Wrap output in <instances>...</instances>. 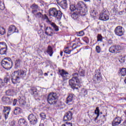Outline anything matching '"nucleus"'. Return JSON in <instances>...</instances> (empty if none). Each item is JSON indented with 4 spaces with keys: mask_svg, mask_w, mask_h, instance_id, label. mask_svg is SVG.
<instances>
[{
    "mask_svg": "<svg viewBox=\"0 0 126 126\" xmlns=\"http://www.w3.org/2000/svg\"><path fill=\"white\" fill-rule=\"evenodd\" d=\"M27 71L25 70H19L14 71L11 74V80L13 84L20 83V79L26 76Z\"/></svg>",
    "mask_w": 126,
    "mask_h": 126,
    "instance_id": "obj_1",
    "label": "nucleus"
},
{
    "mask_svg": "<svg viewBox=\"0 0 126 126\" xmlns=\"http://www.w3.org/2000/svg\"><path fill=\"white\" fill-rule=\"evenodd\" d=\"M72 77L69 80V85L72 89H78L80 87V76L77 73H74L72 74Z\"/></svg>",
    "mask_w": 126,
    "mask_h": 126,
    "instance_id": "obj_2",
    "label": "nucleus"
},
{
    "mask_svg": "<svg viewBox=\"0 0 126 126\" xmlns=\"http://www.w3.org/2000/svg\"><path fill=\"white\" fill-rule=\"evenodd\" d=\"M50 16L55 17L57 20H61L63 17V13L60 10H58L56 8H50L49 11Z\"/></svg>",
    "mask_w": 126,
    "mask_h": 126,
    "instance_id": "obj_3",
    "label": "nucleus"
},
{
    "mask_svg": "<svg viewBox=\"0 0 126 126\" xmlns=\"http://www.w3.org/2000/svg\"><path fill=\"white\" fill-rule=\"evenodd\" d=\"M76 10L79 12L81 16H84L87 11V6L83 1H79L76 6Z\"/></svg>",
    "mask_w": 126,
    "mask_h": 126,
    "instance_id": "obj_4",
    "label": "nucleus"
},
{
    "mask_svg": "<svg viewBox=\"0 0 126 126\" xmlns=\"http://www.w3.org/2000/svg\"><path fill=\"white\" fill-rule=\"evenodd\" d=\"M12 61L9 58H4L1 62L2 67L7 70H9L12 67Z\"/></svg>",
    "mask_w": 126,
    "mask_h": 126,
    "instance_id": "obj_5",
    "label": "nucleus"
},
{
    "mask_svg": "<svg viewBox=\"0 0 126 126\" xmlns=\"http://www.w3.org/2000/svg\"><path fill=\"white\" fill-rule=\"evenodd\" d=\"M58 96L55 93H50L47 96V101L50 105H55L57 103Z\"/></svg>",
    "mask_w": 126,
    "mask_h": 126,
    "instance_id": "obj_6",
    "label": "nucleus"
},
{
    "mask_svg": "<svg viewBox=\"0 0 126 126\" xmlns=\"http://www.w3.org/2000/svg\"><path fill=\"white\" fill-rule=\"evenodd\" d=\"M109 12L108 11L104 9L103 11H102L99 15L100 20H102L103 21H107V20H109Z\"/></svg>",
    "mask_w": 126,
    "mask_h": 126,
    "instance_id": "obj_7",
    "label": "nucleus"
},
{
    "mask_svg": "<svg viewBox=\"0 0 126 126\" xmlns=\"http://www.w3.org/2000/svg\"><path fill=\"white\" fill-rule=\"evenodd\" d=\"M28 119L31 125H32L33 126L36 125V124L38 123V119H37L36 115H34L33 114H30L28 117Z\"/></svg>",
    "mask_w": 126,
    "mask_h": 126,
    "instance_id": "obj_8",
    "label": "nucleus"
},
{
    "mask_svg": "<svg viewBox=\"0 0 126 126\" xmlns=\"http://www.w3.org/2000/svg\"><path fill=\"white\" fill-rule=\"evenodd\" d=\"M114 32L116 35L122 37L125 33V29L123 27L118 26L115 28Z\"/></svg>",
    "mask_w": 126,
    "mask_h": 126,
    "instance_id": "obj_9",
    "label": "nucleus"
},
{
    "mask_svg": "<svg viewBox=\"0 0 126 126\" xmlns=\"http://www.w3.org/2000/svg\"><path fill=\"white\" fill-rule=\"evenodd\" d=\"M35 17H36V18H39L41 19V20H46L47 22H49L50 21L48 16L46 14L43 15L41 12L37 13L35 15Z\"/></svg>",
    "mask_w": 126,
    "mask_h": 126,
    "instance_id": "obj_10",
    "label": "nucleus"
},
{
    "mask_svg": "<svg viewBox=\"0 0 126 126\" xmlns=\"http://www.w3.org/2000/svg\"><path fill=\"white\" fill-rule=\"evenodd\" d=\"M95 77H94V81H95L97 83H99L102 79V76L101 75V72L98 70H95Z\"/></svg>",
    "mask_w": 126,
    "mask_h": 126,
    "instance_id": "obj_11",
    "label": "nucleus"
},
{
    "mask_svg": "<svg viewBox=\"0 0 126 126\" xmlns=\"http://www.w3.org/2000/svg\"><path fill=\"white\" fill-rule=\"evenodd\" d=\"M59 73H60V75H61L63 80H66L69 78V74L64 70H59Z\"/></svg>",
    "mask_w": 126,
    "mask_h": 126,
    "instance_id": "obj_12",
    "label": "nucleus"
},
{
    "mask_svg": "<svg viewBox=\"0 0 126 126\" xmlns=\"http://www.w3.org/2000/svg\"><path fill=\"white\" fill-rule=\"evenodd\" d=\"M13 33H18V30L14 25H11L8 29V35L9 36V35H11Z\"/></svg>",
    "mask_w": 126,
    "mask_h": 126,
    "instance_id": "obj_13",
    "label": "nucleus"
},
{
    "mask_svg": "<svg viewBox=\"0 0 126 126\" xmlns=\"http://www.w3.org/2000/svg\"><path fill=\"white\" fill-rule=\"evenodd\" d=\"M1 100L4 104H8V105H10V104L12 103L13 99L11 97L3 96L1 98Z\"/></svg>",
    "mask_w": 126,
    "mask_h": 126,
    "instance_id": "obj_14",
    "label": "nucleus"
},
{
    "mask_svg": "<svg viewBox=\"0 0 126 126\" xmlns=\"http://www.w3.org/2000/svg\"><path fill=\"white\" fill-rule=\"evenodd\" d=\"M6 44L4 42H0V54L4 55L6 53Z\"/></svg>",
    "mask_w": 126,
    "mask_h": 126,
    "instance_id": "obj_15",
    "label": "nucleus"
},
{
    "mask_svg": "<svg viewBox=\"0 0 126 126\" xmlns=\"http://www.w3.org/2000/svg\"><path fill=\"white\" fill-rule=\"evenodd\" d=\"M56 1L63 9H65L67 7V3L66 0H56Z\"/></svg>",
    "mask_w": 126,
    "mask_h": 126,
    "instance_id": "obj_16",
    "label": "nucleus"
},
{
    "mask_svg": "<svg viewBox=\"0 0 126 126\" xmlns=\"http://www.w3.org/2000/svg\"><path fill=\"white\" fill-rule=\"evenodd\" d=\"M79 16H81V15L78 10H75V11L71 12V17L74 20H77Z\"/></svg>",
    "mask_w": 126,
    "mask_h": 126,
    "instance_id": "obj_17",
    "label": "nucleus"
},
{
    "mask_svg": "<svg viewBox=\"0 0 126 126\" xmlns=\"http://www.w3.org/2000/svg\"><path fill=\"white\" fill-rule=\"evenodd\" d=\"M72 119V113L71 111H68L66 114H65L63 121V122H66L67 121H71Z\"/></svg>",
    "mask_w": 126,
    "mask_h": 126,
    "instance_id": "obj_18",
    "label": "nucleus"
},
{
    "mask_svg": "<svg viewBox=\"0 0 126 126\" xmlns=\"http://www.w3.org/2000/svg\"><path fill=\"white\" fill-rule=\"evenodd\" d=\"M121 50V46L119 45H115L113 46H111L109 48V52L110 53H112V54L118 53V51H120Z\"/></svg>",
    "mask_w": 126,
    "mask_h": 126,
    "instance_id": "obj_19",
    "label": "nucleus"
},
{
    "mask_svg": "<svg viewBox=\"0 0 126 126\" xmlns=\"http://www.w3.org/2000/svg\"><path fill=\"white\" fill-rule=\"evenodd\" d=\"M10 110H11L10 107H7V106L4 107L3 112L4 114V117H5V120H6L8 118V115H9Z\"/></svg>",
    "mask_w": 126,
    "mask_h": 126,
    "instance_id": "obj_20",
    "label": "nucleus"
},
{
    "mask_svg": "<svg viewBox=\"0 0 126 126\" xmlns=\"http://www.w3.org/2000/svg\"><path fill=\"white\" fill-rule=\"evenodd\" d=\"M53 31V29H52L51 27H47L45 29V34L47 35V36H53L52 34H54Z\"/></svg>",
    "mask_w": 126,
    "mask_h": 126,
    "instance_id": "obj_21",
    "label": "nucleus"
},
{
    "mask_svg": "<svg viewBox=\"0 0 126 126\" xmlns=\"http://www.w3.org/2000/svg\"><path fill=\"white\" fill-rule=\"evenodd\" d=\"M31 94L33 95L34 97H38L39 94H38V93H37V89L35 87H32L31 89Z\"/></svg>",
    "mask_w": 126,
    "mask_h": 126,
    "instance_id": "obj_22",
    "label": "nucleus"
},
{
    "mask_svg": "<svg viewBox=\"0 0 126 126\" xmlns=\"http://www.w3.org/2000/svg\"><path fill=\"white\" fill-rule=\"evenodd\" d=\"M18 124L20 126H27V123L24 119H20L18 121Z\"/></svg>",
    "mask_w": 126,
    "mask_h": 126,
    "instance_id": "obj_23",
    "label": "nucleus"
},
{
    "mask_svg": "<svg viewBox=\"0 0 126 126\" xmlns=\"http://www.w3.org/2000/svg\"><path fill=\"white\" fill-rule=\"evenodd\" d=\"M46 53L49 55L50 57H52L53 56L54 51H53V48H52L51 46L49 45L48 46Z\"/></svg>",
    "mask_w": 126,
    "mask_h": 126,
    "instance_id": "obj_24",
    "label": "nucleus"
},
{
    "mask_svg": "<svg viewBox=\"0 0 126 126\" xmlns=\"http://www.w3.org/2000/svg\"><path fill=\"white\" fill-rule=\"evenodd\" d=\"M73 94H69L66 98V104H69L70 102H72V100H73Z\"/></svg>",
    "mask_w": 126,
    "mask_h": 126,
    "instance_id": "obj_25",
    "label": "nucleus"
},
{
    "mask_svg": "<svg viewBox=\"0 0 126 126\" xmlns=\"http://www.w3.org/2000/svg\"><path fill=\"white\" fill-rule=\"evenodd\" d=\"M38 5L36 4H32L31 6V8L32 9V13H36L37 12V10L38 9Z\"/></svg>",
    "mask_w": 126,
    "mask_h": 126,
    "instance_id": "obj_26",
    "label": "nucleus"
},
{
    "mask_svg": "<svg viewBox=\"0 0 126 126\" xmlns=\"http://www.w3.org/2000/svg\"><path fill=\"white\" fill-rule=\"evenodd\" d=\"M94 113L96 115V117L94 119V121L96 122L97 121V119H98V117L100 116V110H99V107H96L95 111Z\"/></svg>",
    "mask_w": 126,
    "mask_h": 126,
    "instance_id": "obj_27",
    "label": "nucleus"
},
{
    "mask_svg": "<svg viewBox=\"0 0 126 126\" xmlns=\"http://www.w3.org/2000/svg\"><path fill=\"white\" fill-rule=\"evenodd\" d=\"M120 73L122 76H126V68H122L120 70Z\"/></svg>",
    "mask_w": 126,
    "mask_h": 126,
    "instance_id": "obj_28",
    "label": "nucleus"
},
{
    "mask_svg": "<svg viewBox=\"0 0 126 126\" xmlns=\"http://www.w3.org/2000/svg\"><path fill=\"white\" fill-rule=\"evenodd\" d=\"M19 103L21 106H24L26 104V101L23 98H21L19 99Z\"/></svg>",
    "mask_w": 126,
    "mask_h": 126,
    "instance_id": "obj_29",
    "label": "nucleus"
},
{
    "mask_svg": "<svg viewBox=\"0 0 126 126\" xmlns=\"http://www.w3.org/2000/svg\"><path fill=\"white\" fill-rule=\"evenodd\" d=\"M21 63V60L20 59H17L15 61V66L16 67H19L20 66V63Z\"/></svg>",
    "mask_w": 126,
    "mask_h": 126,
    "instance_id": "obj_30",
    "label": "nucleus"
},
{
    "mask_svg": "<svg viewBox=\"0 0 126 126\" xmlns=\"http://www.w3.org/2000/svg\"><path fill=\"white\" fill-rule=\"evenodd\" d=\"M51 25L52 27H53V28L55 31H56V32L59 31V27L56 26V24H55V23H51Z\"/></svg>",
    "mask_w": 126,
    "mask_h": 126,
    "instance_id": "obj_31",
    "label": "nucleus"
},
{
    "mask_svg": "<svg viewBox=\"0 0 126 126\" xmlns=\"http://www.w3.org/2000/svg\"><path fill=\"white\" fill-rule=\"evenodd\" d=\"M79 74L80 76H84L85 74V70L81 69L79 70Z\"/></svg>",
    "mask_w": 126,
    "mask_h": 126,
    "instance_id": "obj_32",
    "label": "nucleus"
},
{
    "mask_svg": "<svg viewBox=\"0 0 126 126\" xmlns=\"http://www.w3.org/2000/svg\"><path fill=\"white\" fill-rule=\"evenodd\" d=\"M97 42H102L103 41V36L100 34H98L97 36Z\"/></svg>",
    "mask_w": 126,
    "mask_h": 126,
    "instance_id": "obj_33",
    "label": "nucleus"
},
{
    "mask_svg": "<svg viewBox=\"0 0 126 126\" xmlns=\"http://www.w3.org/2000/svg\"><path fill=\"white\" fill-rule=\"evenodd\" d=\"M5 33V30L4 29V28L1 27L0 26V34L1 35H3Z\"/></svg>",
    "mask_w": 126,
    "mask_h": 126,
    "instance_id": "obj_34",
    "label": "nucleus"
},
{
    "mask_svg": "<svg viewBox=\"0 0 126 126\" xmlns=\"http://www.w3.org/2000/svg\"><path fill=\"white\" fill-rule=\"evenodd\" d=\"M5 93L6 95L7 96H11V95H12L13 92L11 90H8L6 91Z\"/></svg>",
    "mask_w": 126,
    "mask_h": 126,
    "instance_id": "obj_35",
    "label": "nucleus"
},
{
    "mask_svg": "<svg viewBox=\"0 0 126 126\" xmlns=\"http://www.w3.org/2000/svg\"><path fill=\"white\" fill-rule=\"evenodd\" d=\"M76 9V8L75 7V6L73 4H71L70 5V10L71 11L74 12L75 11V10Z\"/></svg>",
    "mask_w": 126,
    "mask_h": 126,
    "instance_id": "obj_36",
    "label": "nucleus"
},
{
    "mask_svg": "<svg viewBox=\"0 0 126 126\" xmlns=\"http://www.w3.org/2000/svg\"><path fill=\"white\" fill-rule=\"evenodd\" d=\"M114 120H115V121H116L117 123H118L119 125L120 124H121V122H122V118H120V117H117Z\"/></svg>",
    "mask_w": 126,
    "mask_h": 126,
    "instance_id": "obj_37",
    "label": "nucleus"
},
{
    "mask_svg": "<svg viewBox=\"0 0 126 126\" xmlns=\"http://www.w3.org/2000/svg\"><path fill=\"white\" fill-rule=\"evenodd\" d=\"M114 120H115V121H116L117 123H118L119 125L120 124H121V122H122V118H120V117H117Z\"/></svg>",
    "mask_w": 126,
    "mask_h": 126,
    "instance_id": "obj_38",
    "label": "nucleus"
},
{
    "mask_svg": "<svg viewBox=\"0 0 126 126\" xmlns=\"http://www.w3.org/2000/svg\"><path fill=\"white\" fill-rule=\"evenodd\" d=\"M95 50L97 54H99V53H101V47H100V46H96L95 47Z\"/></svg>",
    "mask_w": 126,
    "mask_h": 126,
    "instance_id": "obj_39",
    "label": "nucleus"
},
{
    "mask_svg": "<svg viewBox=\"0 0 126 126\" xmlns=\"http://www.w3.org/2000/svg\"><path fill=\"white\" fill-rule=\"evenodd\" d=\"M77 35L79 37H81V36H83V35H84V32L82 31H80L79 32H77Z\"/></svg>",
    "mask_w": 126,
    "mask_h": 126,
    "instance_id": "obj_40",
    "label": "nucleus"
},
{
    "mask_svg": "<svg viewBox=\"0 0 126 126\" xmlns=\"http://www.w3.org/2000/svg\"><path fill=\"white\" fill-rule=\"evenodd\" d=\"M19 111H20V108L19 107H16L14 111V114H15V115H16V114H17V113H18Z\"/></svg>",
    "mask_w": 126,
    "mask_h": 126,
    "instance_id": "obj_41",
    "label": "nucleus"
},
{
    "mask_svg": "<svg viewBox=\"0 0 126 126\" xmlns=\"http://www.w3.org/2000/svg\"><path fill=\"white\" fill-rule=\"evenodd\" d=\"M40 116L41 118H42V120H45V119H46V114H45V113H40Z\"/></svg>",
    "mask_w": 126,
    "mask_h": 126,
    "instance_id": "obj_42",
    "label": "nucleus"
},
{
    "mask_svg": "<svg viewBox=\"0 0 126 126\" xmlns=\"http://www.w3.org/2000/svg\"><path fill=\"white\" fill-rule=\"evenodd\" d=\"M120 125L117 121L114 120V121L112 122V126H119Z\"/></svg>",
    "mask_w": 126,
    "mask_h": 126,
    "instance_id": "obj_43",
    "label": "nucleus"
},
{
    "mask_svg": "<svg viewBox=\"0 0 126 126\" xmlns=\"http://www.w3.org/2000/svg\"><path fill=\"white\" fill-rule=\"evenodd\" d=\"M9 80H10V78L8 77H5L4 78V83H7L8 82H9Z\"/></svg>",
    "mask_w": 126,
    "mask_h": 126,
    "instance_id": "obj_44",
    "label": "nucleus"
},
{
    "mask_svg": "<svg viewBox=\"0 0 126 126\" xmlns=\"http://www.w3.org/2000/svg\"><path fill=\"white\" fill-rule=\"evenodd\" d=\"M83 40L87 43H89V39L87 37H85L83 38Z\"/></svg>",
    "mask_w": 126,
    "mask_h": 126,
    "instance_id": "obj_45",
    "label": "nucleus"
},
{
    "mask_svg": "<svg viewBox=\"0 0 126 126\" xmlns=\"http://www.w3.org/2000/svg\"><path fill=\"white\" fill-rule=\"evenodd\" d=\"M0 9L1 10H3V9H4V4L3 3H0Z\"/></svg>",
    "mask_w": 126,
    "mask_h": 126,
    "instance_id": "obj_46",
    "label": "nucleus"
},
{
    "mask_svg": "<svg viewBox=\"0 0 126 126\" xmlns=\"http://www.w3.org/2000/svg\"><path fill=\"white\" fill-rule=\"evenodd\" d=\"M91 15L93 16V17H95V16H96V12H95V11L91 12Z\"/></svg>",
    "mask_w": 126,
    "mask_h": 126,
    "instance_id": "obj_47",
    "label": "nucleus"
},
{
    "mask_svg": "<svg viewBox=\"0 0 126 126\" xmlns=\"http://www.w3.org/2000/svg\"><path fill=\"white\" fill-rule=\"evenodd\" d=\"M17 99H14V100H13V106H15V105H16L17 103Z\"/></svg>",
    "mask_w": 126,
    "mask_h": 126,
    "instance_id": "obj_48",
    "label": "nucleus"
},
{
    "mask_svg": "<svg viewBox=\"0 0 126 126\" xmlns=\"http://www.w3.org/2000/svg\"><path fill=\"white\" fill-rule=\"evenodd\" d=\"M119 62L121 63H125V59L121 58L120 59H119Z\"/></svg>",
    "mask_w": 126,
    "mask_h": 126,
    "instance_id": "obj_49",
    "label": "nucleus"
},
{
    "mask_svg": "<svg viewBox=\"0 0 126 126\" xmlns=\"http://www.w3.org/2000/svg\"><path fill=\"white\" fill-rule=\"evenodd\" d=\"M83 94L84 96H86V95H87V94H88L87 90H84V93Z\"/></svg>",
    "mask_w": 126,
    "mask_h": 126,
    "instance_id": "obj_50",
    "label": "nucleus"
},
{
    "mask_svg": "<svg viewBox=\"0 0 126 126\" xmlns=\"http://www.w3.org/2000/svg\"><path fill=\"white\" fill-rule=\"evenodd\" d=\"M10 125L11 126H15V123H14V121H12L10 123Z\"/></svg>",
    "mask_w": 126,
    "mask_h": 126,
    "instance_id": "obj_51",
    "label": "nucleus"
},
{
    "mask_svg": "<svg viewBox=\"0 0 126 126\" xmlns=\"http://www.w3.org/2000/svg\"><path fill=\"white\" fill-rule=\"evenodd\" d=\"M64 53H65V54H70V53H71V50H69L68 51L65 50L64 51Z\"/></svg>",
    "mask_w": 126,
    "mask_h": 126,
    "instance_id": "obj_52",
    "label": "nucleus"
},
{
    "mask_svg": "<svg viewBox=\"0 0 126 126\" xmlns=\"http://www.w3.org/2000/svg\"><path fill=\"white\" fill-rule=\"evenodd\" d=\"M0 85H2L3 86V82H2V80L0 79Z\"/></svg>",
    "mask_w": 126,
    "mask_h": 126,
    "instance_id": "obj_53",
    "label": "nucleus"
},
{
    "mask_svg": "<svg viewBox=\"0 0 126 126\" xmlns=\"http://www.w3.org/2000/svg\"><path fill=\"white\" fill-rule=\"evenodd\" d=\"M42 29H40L39 31H38V34H41V33H42Z\"/></svg>",
    "mask_w": 126,
    "mask_h": 126,
    "instance_id": "obj_54",
    "label": "nucleus"
},
{
    "mask_svg": "<svg viewBox=\"0 0 126 126\" xmlns=\"http://www.w3.org/2000/svg\"><path fill=\"white\" fill-rule=\"evenodd\" d=\"M119 14V15H123V11H120Z\"/></svg>",
    "mask_w": 126,
    "mask_h": 126,
    "instance_id": "obj_55",
    "label": "nucleus"
},
{
    "mask_svg": "<svg viewBox=\"0 0 126 126\" xmlns=\"http://www.w3.org/2000/svg\"><path fill=\"white\" fill-rule=\"evenodd\" d=\"M123 125H124L125 126H126V120L125 121L123 122Z\"/></svg>",
    "mask_w": 126,
    "mask_h": 126,
    "instance_id": "obj_56",
    "label": "nucleus"
},
{
    "mask_svg": "<svg viewBox=\"0 0 126 126\" xmlns=\"http://www.w3.org/2000/svg\"><path fill=\"white\" fill-rule=\"evenodd\" d=\"M63 51H61V52H60V55L61 56V57L63 56Z\"/></svg>",
    "mask_w": 126,
    "mask_h": 126,
    "instance_id": "obj_57",
    "label": "nucleus"
},
{
    "mask_svg": "<svg viewBox=\"0 0 126 126\" xmlns=\"http://www.w3.org/2000/svg\"><path fill=\"white\" fill-rule=\"evenodd\" d=\"M44 76H48V73H44Z\"/></svg>",
    "mask_w": 126,
    "mask_h": 126,
    "instance_id": "obj_58",
    "label": "nucleus"
},
{
    "mask_svg": "<svg viewBox=\"0 0 126 126\" xmlns=\"http://www.w3.org/2000/svg\"><path fill=\"white\" fill-rule=\"evenodd\" d=\"M39 126H44V125L41 124L39 125Z\"/></svg>",
    "mask_w": 126,
    "mask_h": 126,
    "instance_id": "obj_59",
    "label": "nucleus"
},
{
    "mask_svg": "<svg viewBox=\"0 0 126 126\" xmlns=\"http://www.w3.org/2000/svg\"><path fill=\"white\" fill-rule=\"evenodd\" d=\"M85 1H90V0H84Z\"/></svg>",
    "mask_w": 126,
    "mask_h": 126,
    "instance_id": "obj_60",
    "label": "nucleus"
},
{
    "mask_svg": "<svg viewBox=\"0 0 126 126\" xmlns=\"http://www.w3.org/2000/svg\"><path fill=\"white\" fill-rule=\"evenodd\" d=\"M51 75L52 76V75H53V74H51Z\"/></svg>",
    "mask_w": 126,
    "mask_h": 126,
    "instance_id": "obj_61",
    "label": "nucleus"
},
{
    "mask_svg": "<svg viewBox=\"0 0 126 126\" xmlns=\"http://www.w3.org/2000/svg\"><path fill=\"white\" fill-rule=\"evenodd\" d=\"M1 118H0V120Z\"/></svg>",
    "mask_w": 126,
    "mask_h": 126,
    "instance_id": "obj_62",
    "label": "nucleus"
},
{
    "mask_svg": "<svg viewBox=\"0 0 126 126\" xmlns=\"http://www.w3.org/2000/svg\"><path fill=\"white\" fill-rule=\"evenodd\" d=\"M100 0V1H101V0Z\"/></svg>",
    "mask_w": 126,
    "mask_h": 126,
    "instance_id": "obj_63",
    "label": "nucleus"
},
{
    "mask_svg": "<svg viewBox=\"0 0 126 126\" xmlns=\"http://www.w3.org/2000/svg\"><path fill=\"white\" fill-rule=\"evenodd\" d=\"M100 114H102V112H100Z\"/></svg>",
    "mask_w": 126,
    "mask_h": 126,
    "instance_id": "obj_64",
    "label": "nucleus"
}]
</instances>
